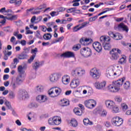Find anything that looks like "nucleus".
I'll list each match as a JSON object with an SVG mask.
<instances>
[{
    "instance_id": "f257e3e1",
    "label": "nucleus",
    "mask_w": 131,
    "mask_h": 131,
    "mask_svg": "<svg viewBox=\"0 0 131 131\" xmlns=\"http://www.w3.org/2000/svg\"><path fill=\"white\" fill-rule=\"evenodd\" d=\"M122 67L117 66L116 68L110 67L106 70V76L108 78H115L121 75Z\"/></svg>"
},
{
    "instance_id": "f03ea898",
    "label": "nucleus",
    "mask_w": 131,
    "mask_h": 131,
    "mask_svg": "<svg viewBox=\"0 0 131 131\" xmlns=\"http://www.w3.org/2000/svg\"><path fill=\"white\" fill-rule=\"evenodd\" d=\"M62 93V89L59 87H53L48 91V95L51 98H57Z\"/></svg>"
},
{
    "instance_id": "7ed1b4c3",
    "label": "nucleus",
    "mask_w": 131,
    "mask_h": 131,
    "mask_svg": "<svg viewBox=\"0 0 131 131\" xmlns=\"http://www.w3.org/2000/svg\"><path fill=\"white\" fill-rule=\"evenodd\" d=\"M85 74V71L81 68H76L72 70L71 75L74 77H81Z\"/></svg>"
},
{
    "instance_id": "20e7f679",
    "label": "nucleus",
    "mask_w": 131,
    "mask_h": 131,
    "mask_svg": "<svg viewBox=\"0 0 131 131\" xmlns=\"http://www.w3.org/2000/svg\"><path fill=\"white\" fill-rule=\"evenodd\" d=\"M90 75L93 79H99L101 77V72L99 69L94 68L90 70Z\"/></svg>"
},
{
    "instance_id": "39448f33",
    "label": "nucleus",
    "mask_w": 131,
    "mask_h": 131,
    "mask_svg": "<svg viewBox=\"0 0 131 131\" xmlns=\"http://www.w3.org/2000/svg\"><path fill=\"white\" fill-rule=\"evenodd\" d=\"M84 105L88 109H94L97 106V101L94 99H88L84 102Z\"/></svg>"
},
{
    "instance_id": "423d86ee",
    "label": "nucleus",
    "mask_w": 131,
    "mask_h": 131,
    "mask_svg": "<svg viewBox=\"0 0 131 131\" xmlns=\"http://www.w3.org/2000/svg\"><path fill=\"white\" fill-rule=\"evenodd\" d=\"M62 76V73L60 72H56L51 74L49 76V80L51 82H57Z\"/></svg>"
},
{
    "instance_id": "0eeeda50",
    "label": "nucleus",
    "mask_w": 131,
    "mask_h": 131,
    "mask_svg": "<svg viewBox=\"0 0 131 131\" xmlns=\"http://www.w3.org/2000/svg\"><path fill=\"white\" fill-rule=\"evenodd\" d=\"M61 118L58 116L51 118L48 120V123L50 125H59L61 123Z\"/></svg>"
},
{
    "instance_id": "6e6552de",
    "label": "nucleus",
    "mask_w": 131,
    "mask_h": 131,
    "mask_svg": "<svg viewBox=\"0 0 131 131\" xmlns=\"http://www.w3.org/2000/svg\"><path fill=\"white\" fill-rule=\"evenodd\" d=\"M111 122L115 126H120L123 123V120L119 117L116 116L112 118Z\"/></svg>"
},
{
    "instance_id": "1a4fd4ad",
    "label": "nucleus",
    "mask_w": 131,
    "mask_h": 131,
    "mask_svg": "<svg viewBox=\"0 0 131 131\" xmlns=\"http://www.w3.org/2000/svg\"><path fill=\"white\" fill-rule=\"evenodd\" d=\"M108 34L111 37H112V38H113L116 40H120V39H122L123 38L122 35L117 32L110 31L108 32Z\"/></svg>"
},
{
    "instance_id": "9d476101",
    "label": "nucleus",
    "mask_w": 131,
    "mask_h": 131,
    "mask_svg": "<svg viewBox=\"0 0 131 131\" xmlns=\"http://www.w3.org/2000/svg\"><path fill=\"white\" fill-rule=\"evenodd\" d=\"M80 54L85 58H89L92 55V50L88 48H83L80 50Z\"/></svg>"
},
{
    "instance_id": "9b49d317",
    "label": "nucleus",
    "mask_w": 131,
    "mask_h": 131,
    "mask_svg": "<svg viewBox=\"0 0 131 131\" xmlns=\"http://www.w3.org/2000/svg\"><path fill=\"white\" fill-rule=\"evenodd\" d=\"M121 51L118 49L115 48L113 49L110 52L112 60H117L119 58V54H121Z\"/></svg>"
},
{
    "instance_id": "f8f14e48",
    "label": "nucleus",
    "mask_w": 131,
    "mask_h": 131,
    "mask_svg": "<svg viewBox=\"0 0 131 131\" xmlns=\"http://www.w3.org/2000/svg\"><path fill=\"white\" fill-rule=\"evenodd\" d=\"M106 84L107 82L105 81H96L94 83V86L97 90H104Z\"/></svg>"
},
{
    "instance_id": "ddd939ff",
    "label": "nucleus",
    "mask_w": 131,
    "mask_h": 131,
    "mask_svg": "<svg viewBox=\"0 0 131 131\" xmlns=\"http://www.w3.org/2000/svg\"><path fill=\"white\" fill-rule=\"evenodd\" d=\"M18 97L20 100H26L29 98V94L26 90H20L18 92Z\"/></svg>"
},
{
    "instance_id": "4468645a",
    "label": "nucleus",
    "mask_w": 131,
    "mask_h": 131,
    "mask_svg": "<svg viewBox=\"0 0 131 131\" xmlns=\"http://www.w3.org/2000/svg\"><path fill=\"white\" fill-rule=\"evenodd\" d=\"M36 100L38 103H45L48 101V97L45 95H39L36 97Z\"/></svg>"
},
{
    "instance_id": "2eb2a0df",
    "label": "nucleus",
    "mask_w": 131,
    "mask_h": 131,
    "mask_svg": "<svg viewBox=\"0 0 131 131\" xmlns=\"http://www.w3.org/2000/svg\"><path fill=\"white\" fill-rule=\"evenodd\" d=\"M80 83V81L78 79H73L71 82L70 85L72 89H76L77 88L79 84Z\"/></svg>"
},
{
    "instance_id": "dca6fc26",
    "label": "nucleus",
    "mask_w": 131,
    "mask_h": 131,
    "mask_svg": "<svg viewBox=\"0 0 131 131\" xmlns=\"http://www.w3.org/2000/svg\"><path fill=\"white\" fill-rule=\"evenodd\" d=\"M108 90L112 93H117L120 90V88L117 87L113 82V84L108 86Z\"/></svg>"
},
{
    "instance_id": "f3484780",
    "label": "nucleus",
    "mask_w": 131,
    "mask_h": 131,
    "mask_svg": "<svg viewBox=\"0 0 131 131\" xmlns=\"http://www.w3.org/2000/svg\"><path fill=\"white\" fill-rule=\"evenodd\" d=\"M93 47L94 50H95V51H96V52H97L98 53H100L102 51V46L101 45V43L100 42H95L93 44Z\"/></svg>"
},
{
    "instance_id": "a211bd4d",
    "label": "nucleus",
    "mask_w": 131,
    "mask_h": 131,
    "mask_svg": "<svg viewBox=\"0 0 131 131\" xmlns=\"http://www.w3.org/2000/svg\"><path fill=\"white\" fill-rule=\"evenodd\" d=\"M61 80L63 84L67 85L70 82V76L67 74L64 75L62 76Z\"/></svg>"
},
{
    "instance_id": "6ab92c4d",
    "label": "nucleus",
    "mask_w": 131,
    "mask_h": 131,
    "mask_svg": "<svg viewBox=\"0 0 131 131\" xmlns=\"http://www.w3.org/2000/svg\"><path fill=\"white\" fill-rule=\"evenodd\" d=\"M27 52L26 51H24L21 52L20 54H19L17 55V58L19 60H26L28 59V55L27 54Z\"/></svg>"
},
{
    "instance_id": "aec40b11",
    "label": "nucleus",
    "mask_w": 131,
    "mask_h": 131,
    "mask_svg": "<svg viewBox=\"0 0 131 131\" xmlns=\"http://www.w3.org/2000/svg\"><path fill=\"white\" fill-rule=\"evenodd\" d=\"M105 104L106 108H107V109H110V110L112 108H113V106H114V105H115V103L114 102V101L110 100H106L105 102Z\"/></svg>"
},
{
    "instance_id": "412c9836",
    "label": "nucleus",
    "mask_w": 131,
    "mask_h": 131,
    "mask_svg": "<svg viewBox=\"0 0 131 131\" xmlns=\"http://www.w3.org/2000/svg\"><path fill=\"white\" fill-rule=\"evenodd\" d=\"M124 79H125V78H122L113 82L117 88H120V87L121 86L122 84H123V81H124Z\"/></svg>"
},
{
    "instance_id": "4be33fe9",
    "label": "nucleus",
    "mask_w": 131,
    "mask_h": 131,
    "mask_svg": "<svg viewBox=\"0 0 131 131\" xmlns=\"http://www.w3.org/2000/svg\"><path fill=\"white\" fill-rule=\"evenodd\" d=\"M62 58H73L74 57V53L72 52H67L60 55Z\"/></svg>"
},
{
    "instance_id": "5701e85b",
    "label": "nucleus",
    "mask_w": 131,
    "mask_h": 131,
    "mask_svg": "<svg viewBox=\"0 0 131 131\" xmlns=\"http://www.w3.org/2000/svg\"><path fill=\"white\" fill-rule=\"evenodd\" d=\"M100 40L102 45H104V43H106V42L110 41L111 40V38L109 36H102L100 37Z\"/></svg>"
},
{
    "instance_id": "b1692460",
    "label": "nucleus",
    "mask_w": 131,
    "mask_h": 131,
    "mask_svg": "<svg viewBox=\"0 0 131 131\" xmlns=\"http://www.w3.org/2000/svg\"><path fill=\"white\" fill-rule=\"evenodd\" d=\"M118 29L119 30H123L124 31H126V32H128V28L127 26L123 24V23H121L118 26Z\"/></svg>"
},
{
    "instance_id": "393cba45",
    "label": "nucleus",
    "mask_w": 131,
    "mask_h": 131,
    "mask_svg": "<svg viewBox=\"0 0 131 131\" xmlns=\"http://www.w3.org/2000/svg\"><path fill=\"white\" fill-rule=\"evenodd\" d=\"M80 42L83 46H89L90 43H91V39L90 38H86L83 39V38H81L80 39Z\"/></svg>"
},
{
    "instance_id": "a878e982",
    "label": "nucleus",
    "mask_w": 131,
    "mask_h": 131,
    "mask_svg": "<svg viewBox=\"0 0 131 131\" xmlns=\"http://www.w3.org/2000/svg\"><path fill=\"white\" fill-rule=\"evenodd\" d=\"M35 90L37 93H42L45 90V86L41 84H38L35 88Z\"/></svg>"
},
{
    "instance_id": "bb28decb",
    "label": "nucleus",
    "mask_w": 131,
    "mask_h": 131,
    "mask_svg": "<svg viewBox=\"0 0 131 131\" xmlns=\"http://www.w3.org/2000/svg\"><path fill=\"white\" fill-rule=\"evenodd\" d=\"M60 104L62 107H65L66 106H68L69 105V101H68L66 99H63L60 100Z\"/></svg>"
},
{
    "instance_id": "cd10ccee",
    "label": "nucleus",
    "mask_w": 131,
    "mask_h": 131,
    "mask_svg": "<svg viewBox=\"0 0 131 131\" xmlns=\"http://www.w3.org/2000/svg\"><path fill=\"white\" fill-rule=\"evenodd\" d=\"M23 81H24V77H23L22 75H20L17 77L16 82H17L18 85H20V84H21Z\"/></svg>"
},
{
    "instance_id": "c85d7f7f",
    "label": "nucleus",
    "mask_w": 131,
    "mask_h": 131,
    "mask_svg": "<svg viewBox=\"0 0 131 131\" xmlns=\"http://www.w3.org/2000/svg\"><path fill=\"white\" fill-rule=\"evenodd\" d=\"M18 83L15 81H12L10 83V86L12 90H16L18 88Z\"/></svg>"
},
{
    "instance_id": "c756f323",
    "label": "nucleus",
    "mask_w": 131,
    "mask_h": 131,
    "mask_svg": "<svg viewBox=\"0 0 131 131\" xmlns=\"http://www.w3.org/2000/svg\"><path fill=\"white\" fill-rule=\"evenodd\" d=\"M83 122L84 124V125H93L94 123H93L92 121H90V119L89 118H85L83 120Z\"/></svg>"
},
{
    "instance_id": "7c9ffc66",
    "label": "nucleus",
    "mask_w": 131,
    "mask_h": 131,
    "mask_svg": "<svg viewBox=\"0 0 131 131\" xmlns=\"http://www.w3.org/2000/svg\"><path fill=\"white\" fill-rule=\"evenodd\" d=\"M120 64H125L126 63V56L123 55L119 61Z\"/></svg>"
},
{
    "instance_id": "2f4dec72",
    "label": "nucleus",
    "mask_w": 131,
    "mask_h": 131,
    "mask_svg": "<svg viewBox=\"0 0 131 131\" xmlns=\"http://www.w3.org/2000/svg\"><path fill=\"white\" fill-rule=\"evenodd\" d=\"M121 108L123 112H125L128 109V106H127L126 103L123 102L121 104Z\"/></svg>"
},
{
    "instance_id": "473e14b6",
    "label": "nucleus",
    "mask_w": 131,
    "mask_h": 131,
    "mask_svg": "<svg viewBox=\"0 0 131 131\" xmlns=\"http://www.w3.org/2000/svg\"><path fill=\"white\" fill-rule=\"evenodd\" d=\"M102 107H96L93 111V113L95 114H99V115L102 113Z\"/></svg>"
},
{
    "instance_id": "72a5a7b5",
    "label": "nucleus",
    "mask_w": 131,
    "mask_h": 131,
    "mask_svg": "<svg viewBox=\"0 0 131 131\" xmlns=\"http://www.w3.org/2000/svg\"><path fill=\"white\" fill-rule=\"evenodd\" d=\"M102 45L104 50L108 51L111 49V45H110V43H104Z\"/></svg>"
},
{
    "instance_id": "f704fd0d",
    "label": "nucleus",
    "mask_w": 131,
    "mask_h": 131,
    "mask_svg": "<svg viewBox=\"0 0 131 131\" xmlns=\"http://www.w3.org/2000/svg\"><path fill=\"white\" fill-rule=\"evenodd\" d=\"M43 37L45 40H50L52 38V34L51 33H46L44 34Z\"/></svg>"
},
{
    "instance_id": "c9c22d12",
    "label": "nucleus",
    "mask_w": 131,
    "mask_h": 131,
    "mask_svg": "<svg viewBox=\"0 0 131 131\" xmlns=\"http://www.w3.org/2000/svg\"><path fill=\"white\" fill-rule=\"evenodd\" d=\"M74 112L75 113L76 115L80 116L81 115L82 113V111H80V109H79L78 108H75L74 109Z\"/></svg>"
},
{
    "instance_id": "e433bc0d",
    "label": "nucleus",
    "mask_w": 131,
    "mask_h": 131,
    "mask_svg": "<svg viewBox=\"0 0 131 131\" xmlns=\"http://www.w3.org/2000/svg\"><path fill=\"white\" fill-rule=\"evenodd\" d=\"M111 110L113 111V113H118V112H119L118 106L115 105V104L113 106V108H112Z\"/></svg>"
},
{
    "instance_id": "4c0bfd02",
    "label": "nucleus",
    "mask_w": 131,
    "mask_h": 131,
    "mask_svg": "<svg viewBox=\"0 0 131 131\" xmlns=\"http://www.w3.org/2000/svg\"><path fill=\"white\" fill-rule=\"evenodd\" d=\"M71 123L72 125L73 126V127H76V126L78 125V123H77V121H76L75 119H72L71 120Z\"/></svg>"
},
{
    "instance_id": "58836bf2",
    "label": "nucleus",
    "mask_w": 131,
    "mask_h": 131,
    "mask_svg": "<svg viewBox=\"0 0 131 131\" xmlns=\"http://www.w3.org/2000/svg\"><path fill=\"white\" fill-rule=\"evenodd\" d=\"M123 88L125 90H128L130 88V82L129 81H126L123 84Z\"/></svg>"
},
{
    "instance_id": "ea45409f",
    "label": "nucleus",
    "mask_w": 131,
    "mask_h": 131,
    "mask_svg": "<svg viewBox=\"0 0 131 131\" xmlns=\"http://www.w3.org/2000/svg\"><path fill=\"white\" fill-rule=\"evenodd\" d=\"M46 8H47V4H42L35 9V11H36V10H43V9H46Z\"/></svg>"
},
{
    "instance_id": "a19ab883",
    "label": "nucleus",
    "mask_w": 131,
    "mask_h": 131,
    "mask_svg": "<svg viewBox=\"0 0 131 131\" xmlns=\"http://www.w3.org/2000/svg\"><path fill=\"white\" fill-rule=\"evenodd\" d=\"M8 96L9 99H12L13 100L15 97V93L13 91H10L9 93V94Z\"/></svg>"
},
{
    "instance_id": "79ce46f5",
    "label": "nucleus",
    "mask_w": 131,
    "mask_h": 131,
    "mask_svg": "<svg viewBox=\"0 0 131 131\" xmlns=\"http://www.w3.org/2000/svg\"><path fill=\"white\" fill-rule=\"evenodd\" d=\"M80 25H78L76 26H75L73 29V31L74 32H77V31H79L81 29V28H80Z\"/></svg>"
},
{
    "instance_id": "37998d69",
    "label": "nucleus",
    "mask_w": 131,
    "mask_h": 131,
    "mask_svg": "<svg viewBox=\"0 0 131 131\" xmlns=\"http://www.w3.org/2000/svg\"><path fill=\"white\" fill-rule=\"evenodd\" d=\"M29 107L30 108H37V107H38V104L37 103H35V102L31 103L29 105Z\"/></svg>"
},
{
    "instance_id": "c03bdc74",
    "label": "nucleus",
    "mask_w": 131,
    "mask_h": 131,
    "mask_svg": "<svg viewBox=\"0 0 131 131\" xmlns=\"http://www.w3.org/2000/svg\"><path fill=\"white\" fill-rule=\"evenodd\" d=\"M23 69H24V67L19 66L17 68V71L20 73V74H22V73H23Z\"/></svg>"
},
{
    "instance_id": "a18cd8bd",
    "label": "nucleus",
    "mask_w": 131,
    "mask_h": 131,
    "mask_svg": "<svg viewBox=\"0 0 131 131\" xmlns=\"http://www.w3.org/2000/svg\"><path fill=\"white\" fill-rule=\"evenodd\" d=\"M39 68V62H35L33 66V69L34 70H37Z\"/></svg>"
},
{
    "instance_id": "49530a36",
    "label": "nucleus",
    "mask_w": 131,
    "mask_h": 131,
    "mask_svg": "<svg viewBox=\"0 0 131 131\" xmlns=\"http://www.w3.org/2000/svg\"><path fill=\"white\" fill-rule=\"evenodd\" d=\"M81 48V46H80V44H78L77 45H75L73 47V50L74 51H78V50H79V49H80Z\"/></svg>"
},
{
    "instance_id": "de8ad7c7",
    "label": "nucleus",
    "mask_w": 131,
    "mask_h": 131,
    "mask_svg": "<svg viewBox=\"0 0 131 131\" xmlns=\"http://www.w3.org/2000/svg\"><path fill=\"white\" fill-rule=\"evenodd\" d=\"M28 119H29V120H31V119H34V114L30 113L28 115Z\"/></svg>"
},
{
    "instance_id": "09e8293b",
    "label": "nucleus",
    "mask_w": 131,
    "mask_h": 131,
    "mask_svg": "<svg viewBox=\"0 0 131 131\" xmlns=\"http://www.w3.org/2000/svg\"><path fill=\"white\" fill-rule=\"evenodd\" d=\"M50 14L51 15V17H56L59 15V12L56 11H52L51 12Z\"/></svg>"
},
{
    "instance_id": "8fccbe9b",
    "label": "nucleus",
    "mask_w": 131,
    "mask_h": 131,
    "mask_svg": "<svg viewBox=\"0 0 131 131\" xmlns=\"http://www.w3.org/2000/svg\"><path fill=\"white\" fill-rule=\"evenodd\" d=\"M115 100L116 102L118 103H120V102L122 101V98L120 96H116L115 98Z\"/></svg>"
},
{
    "instance_id": "3c124183",
    "label": "nucleus",
    "mask_w": 131,
    "mask_h": 131,
    "mask_svg": "<svg viewBox=\"0 0 131 131\" xmlns=\"http://www.w3.org/2000/svg\"><path fill=\"white\" fill-rule=\"evenodd\" d=\"M67 13H74L75 12V8H71L69 9H67Z\"/></svg>"
},
{
    "instance_id": "603ef678",
    "label": "nucleus",
    "mask_w": 131,
    "mask_h": 131,
    "mask_svg": "<svg viewBox=\"0 0 131 131\" xmlns=\"http://www.w3.org/2000/svg\"><path fill=\"white\" fill-rule=\"evenodd\" d=\"M88 24H90V22L85 21V22L81 24V26L80 27L81 28V29H82V28H84V27H86V26H87Z\"/></svg>"
},
{
    "instance_id": "864d4df0",
    "label": "nucleus",
    "mask_w": 131,
    "mask_h": 131,
    "mask_svg": "<svg viewBox=\"0 0 131 131\" xmlns=\"http://www.w3.org/2000/svg\"><path fill=\"white\" fill-rule=\"evenodd\" d=\"M6 106L8 108V109H12V106L11 105V102L6 101L5 103Z\"/></svg>"
},
{
    "instance_id": "5fc2aeb1",
    "label": "nucleus",
    "mask_w": 131,
    "mask_h": 131,
    "mask_svg": "<svg viewBox=\"0 0 131 131\" xmlns=\"http://www.w3.org/2000/svg\"><path fill=\"white\" fill-rule=\"evenodd\" d=\"M34 10V8H30L29 9H27L26 11V16H29V15H30V12L33 10Z\"/></svg>"
},
{
    "instance_id": "6e6d98bb",
    "label": "nucleus",
    "mask_w": 131,
    "mask_h": 131,
    "mask_svg": "<svg viewBox=\"0 0 131 131\" xmlns=\"http://www.w3.org/2000/svg\"><path fill=\"white\" fill-rule=\"evenodd\" d=\"M6 19H7V20H14V19H17V16L16 15H12L10 17H6Z\"/></svg>"
},
{
    "instance_id": "4d7b16f0",
    "label": "nucleus",
    "mask_w": 131,
    "mask_h": 131,
    "mask_svg": "<svg viewBox=\"0 0 131 131\" xmlns=\"http://www.w3.org/2000/svg\"><path fill=\"white\" fill-rule=\"evenodd\" d=\"M107 115V112L104 110H102L101 113L100 114V116H102L103 117H105Z\"/></svg>"
},
{
    "instance_id": "13d9d810",
    "label": "nucleus",
    "mask_w": 131,
    "mask_h": 131,
    "mask_svg": "<svg viewBox=\"0 0 131 131\" xmlns=\"http://www.w3.org/2000/svg\"><path fill=\"white\" fill-rule=\"evenodd\" d=\"M34 58H35V55H33L30 59H28V63H31L33 61V60H34Z\"/></svg>"
},
{
    "instance_id": "bf43d9fd",
    "label": "nucleus",
    "mask_w": 131,
    "mask_h": 131,
    "mask_svg": "<svg viewBox=\"0 0 131 131\" xmlns=\"http://www.w3.org/2000/svg\"><path fill=\"white\" fill-rule=\"evenodd\" d=\"M21 4H22V1L19 0L17 1V0H16L15 5L16 7H20V6L21 5Z\"/></svg>"
},
{
    "instance_id": "052dcab7",
    "label": "nucleus",
    "mask_w": 131,
    "mask_h": 131,
    "mask_svg": "<svg viewBox=\"0 0 131 131\" xmlns=\"http://www.w3.org/2000/svg\"><path fill=\"white\" fill-rule=\"evenodd\" d=\"M96 19H98V15L91 17L89 19V21H90V22H93V21H95Z\"/></svg>"
},
{
    "instance_id": "680f3d73",
    "label": "nucleus",
    "mask_w": 131,
    "mask_h": 131,
    "mask_svg": "<svg viewBox=\"0 0 131 131\" xmlns=\"http://www.w3.org/2000/svg\"><path fill=\"white\" fill-rule=\"evenodd\" d=\"M36 53H37V48H35L34 49L31 50V53L34 54V55H36Z\"/></svg>"
},
{
    "instance_id": "e2e57ef3",
    "label": "nucleus",
    "mask_w": 131,
    "mask_h": 131,
    "mask_svg": "<svg viewBox=\"0 0 131 131\" xmlns=\"http://www.w3.org/2000/svg\"><path fill=\"white\" fill-rule=\"evenodd\" d=\"M36 36L38 38H41V35H40V33H39V31H36Z\"/></svg>"
},
{
    "instance_id": "0e129e2a",
    "label": "nucleus",
    "mask_w": 131,
    "mask_h": 131,
    "mask_svg": "<svg viewBox=\"0 0 131 131\" xmlns=\"http://www.w3.org/2000/svg\"><path fill=\"white\" fill-rule=\"evenodd\" d=\"M104 125L106 127H110L111 126V123H110V122H106L104 123Z\"/></svg>"
},
{
    "instance_id": "69168bd1",
    "label": "nucleus",
    "mask_w": 131,
    "mask_h": 131,
    "mask_svg": "<svg viewBox=\"0 0 131 131\" xmlns=\"http://www.w3.org/2000/svg\"><path fill=\"white\" fill-rule=\"evenodd\" d=\"M0 13H2L3 14H5L6 13V8L4 7L0 9Z\"/></svg>"
},
{
    "instance_id": "338daca9",
    "label": "nucleus",
    "mask_w": 131,
    "mask_h": 131,
    "mask_svg": "<svg viewBox=\"0 0 131 131\" xmlns=\"http://www.w3.org/2000/svg\"><path fill=\"white\" fill-rule=\"evenodd\" d=\"M54 22L48 23H47V25L48 27H52V26L54 25Z\"/></svg>"
},
{
    "instance_id": "774afa93",
    "label": "nucleus",
    "mask_w": 131,
    "mask_h": 131,
    "mask_svg": "<svg viewBox=\"0 0 131 131\" xmlns=\"http://www.w3.org/2000/svg\"><path fill=\"white\" fill-rule=\"evenodd\" d=\"M59 12H65V11H66V8L61 7L59 8Z\"/></svg>"
}]
</instances>
